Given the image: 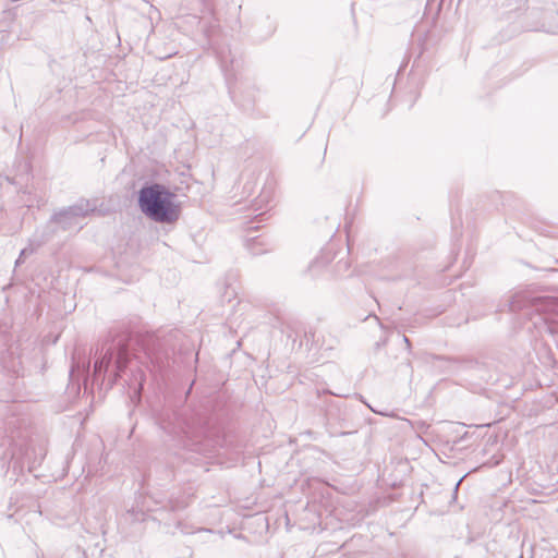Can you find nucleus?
I'll list each match as a JSON object with an SVG mask.
<instances>
[{"label":"nucleus","mask_w":558,"mask_h":558,"mask_svg":"<svg viewBox=\"0 0 558 558\" xmlns=\"http://www.w3.org/2000/svg\"><path fill=\"white\" fill-rule=\"evenodd\" d=\"M245 243L247 250L252 255H260L267 252V250L263 247L264 243L260 241V236L247 238Z\"/></svg>","instance_id":"1a4fd4ad"},{"label":"nucleus","mask_w":558,"mask_h":558,"mask_svg":"<svg viewBox=\"0 0 558 558\" xmlns=\"http://www.w3.org/2000/svg\"><path fill=\"white\" fill-rule=\"evenodd\" d=\"M320 264H322L320 259H316V260H314V262L312 263V265L310 266V268L312 269V268H314V267H316V266H318V265H320Z\"/></svg>","instance_id":"4468645a"},{"label":"nucleus","mask_w":558,"mask_h":558,"mask_svg":"<svg viewBox=\"0 0 558 558\" xmlns=\"http://www.w3.org/2000/svg\"><path fill=\"white\" fill-rule=\"evenodd\" d=\"M544 320H545V323H546V327H547L548 331H549V332H551V333H554V332H555V330H554V328H553V327L547 323L548 318H547L546 316L544 317Z\"/></svg>","instance_id":"ddd939ff"},{"label":"nucleus","mask_w":558,"mask_h":558,"mask_svg":"<svg viewBox=\"0 0 558 558\" xmlns=\"http://www.w3.org/2000/svg\"><path fill=\"white\" fill-rule=\"evenodd\" d=\"M59 227L56 222H52V216L48 220V222L41 228L37 229L32 236V243H35V246H41L43 244L50 241L54 234L58 232Z\"/></svg>","instance_id":"6e6552de"},{"label":"nucleus","mask_w":558,"mask_h":558,"mask_svg":"<svg viewBox=\"0 0 558 558\" xmlns=\"http://www.w3.org/2000/svg\"><path fill=\"white\" fill-rule=\"evenodd\" d=\"M274 187L271 184L266 185L259 196L253 204V211L255 213L254 218L248 222V230L259 228V223L267 219V211L269 209V203L272 198Z\"/></svg>","instance_id":"0eeeda50"},{"label":"nucleus","mask_w":558,"mask_h":558,"mask_svg":"<svg viewBox=\"0 0 558 558\" xmlns=\"http://www.w3.org/2000/svg\"><path fill=\"white\" fill-rule=\"evenodd\" d=\"M459 483L460 482L456 483V488H454L456 492L458 490Z\"/></svg>","instance_id":"dca6fc26"},{"label":"nucleus","mask_w":558,"mask_h":558,"mask_svg":"<svg viewBox=\"0 0 558 558\" xmlns=\"http://www.w3.org/2000/svg\"><path fill=\"white\" fill-rule=\"evenodd\" d=\"M144 365L145 368L158 373H162L169 366V353L161 341L151 335L137 339L123 335L102 347L94 363L92 377L89 361L82 364L73 362L70 379H82L85 391L93 389L95 385L102 386L106 378L108 389L112 388L118 379H123L130 399L140 402L145 383Z\"/></svg>","instance_id":"f257e3e1"},{"label":"nucleus","mask_w":558,"mask_h":558,"mask_svg":"<svg viewBox=\"0 0 558 558\" xmlns=\"http://www.w3.org/2000/svg\"><path fill=\"white\" fill-rule=\"evenodd\" d=\"M157 424L167 435L186 448H193L209 434V417L187 409H163Z\"/></svg>","instance_id":"f03ea898"},{"label":"nucleus","mask_w":558,"mask_h":558,"mask_svg":"<svg viewBox=\"0 0 558 558\" xmlns=\"http://www.w3.org/2000/svg\"><path fill=\"white\" fill-rule=\"evenodd\" d=\"M96 210V204L88 199H80L75 204L64 207L52 215L62 231H80L83 228L82 220Z\"/></svg>","instance_id":"20e7f679"},{"label":"nucleus","mask_w":558,"mask_h":558,"mask_svg":"<svg viewBox=\"0 0 558 558\" xmlns=\"http://www.w3.org/2000/svg\"><path fill=\"white\" fill-rule=\"evenodd\" d=\"M524 308H532L539 315L558 313V301L551 296H531L527 292H518L509 301V310L518 312Z\"/></svg>","instance_id":"39448f33"},{"label":"nucleus","mask_w":558,"mask_h":558,"mask_svg":"<svg viewBox=\"0 0 558 558\" xmlns=\"http://www.w3.org/2000/svg\"><path fill=\"white\" fill-rule=\"evenodd\" d=\"M263 24H265L267 31L264 35H260L259 36V39H267L268 37H270L275 31H276V24L274 21H271L269 17H266L264 21H263Z\"/></svg>","instance_id":"f8f14e48"},{"label":"nucleus","mask_w":558,"mask_h":558,"mask_svg":"<svg viewBox=\"0 0 558 558\" xmlns=\"http://www.w3.org/2000/svg\"><path fill=\"white\" fill-rule=\"evenodd\" d=\"M432 359L446 363V367L449 372H454L457 368V365L460 363V361L456 357L433 355Z\"/></svg>","instance_id":"9b49d317"},{"label":"nucleus","mask_w":558,"mask_h":558,"mask_svg":"<svg viewBox=\"0 0 558 558\" xmlns=\"http://www.w3.org/2000/svg\"><path fill=\"white\" fill-rule=\"evenodd\" d=\"M175 194L160 183H146L138 191L137 203L141 211L158 223L171 225L179 220L180 204Z\"/></svg>","instance_id":"7ed1b4c3"},{"label":"nucleus","mask_w":558,"mask_h":558,"mask_svg":"<svg viewBox=\"0 0 558 558\" xmlns=\"http://www.w3.org/2000/svg\"><path fill=\"white\" fill-rule=\"evenodd\" d=\"M38 247L39 246H35V243H32V238H31L28 246L24 247L20 252V255H19V257H17V259L15 262V266H19V265L23 264L25 257L28 256V255H32L33 253H35Z\"/></svg>","instance_id":"9d476101"},{"label":"nucleus","mask_w":558,"mask_h":558,"mask_svg":"<svg viewBox=\"0 0 558 558\" xmlns=\"http://www.w3.org/2000/svg\"><path fill=\"white\" fill-rule=\"evenodd\" d=\"M403 340H404V343H407V345H408V347H410V345H411L410 340H409V338H408V337H405V336H404V337H403Z\"/></svg>","instance_id":"2eb2a0df"},{"label":"nucleus","mask_w":558,"mask_h":558,"mask_svg":"<svg viewBox=\"0 0 558 558\" xmlns=\"http://www.w3.org/2000/svg\"><path fill=\"white\" fill-rule=\"evenodd\" d=\"M215 52L226 82L229 88H231V84L236 81L243 65L242 53L225 43L217 46Z\"/></svg>","instance_id":"423d86ee"}]
</instances>
